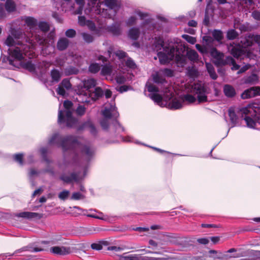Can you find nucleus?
Here are the masks:
<instances>
[{"mask_svg":"<svg viewBox=\"0 0 260 260\" xmlns=\"http://www.w3.org/2000/svg\"><path fill=\"white\" fill-rule=\"evenodd\" d=\"M258 81V76L256 74H252L245 78L244 83L246 84H255Z\"/></svg>","mask_w":260,"mask_h":260,"instance_id":"obj_26","label":"nucleus"},{"mask_svg":"<svg viewBox=\"0 0 260 260\" xmlns=\"http://www.w3.org/2000/svg\"><path fill=\"white\" fill-rule=\"evenodd\" d=\"M60 178L61 180L66 183H70L73 181H78L81 179L76 173H72L70 176L65 175H62Z\"/></svg>","mask_w":260,"mask_h":260,"instance_id":"obj_18","label":"nucleus"},{"mask_svg":"<svg viewBox=\"0 0 260 260\" xmlns=\"http://www.w3.org/2000/svg\"><path fill=\"white\" fill-rule=\"evenodd\" d=\"M50 75L53 81L58 82L61 77V73L57 69H54L51 70Z\"/></svg>","mask_w":260,"mask_h":260,"instance_id":"obj_22","label":"nucleus"},{"mask_svg":"<svg viewBox=\"0 0 260 260\" xmlns=\"http://www.w3.org/2000/svg\"><path fill=\"white\" fill-rule=\"evenodd\" d=\"M62 240V237L61 235H53L51 240L50 241H42L40 242V244L42 245L39 247H31V246H26L23 247L21 249H19L15 251V252L12 255L16 254L18 252H21L22 251H28L31 252H37L43 251H46L47 250V247L45 246V245L51 244H55L58 243V242L61 241Z\"/></svg>","mask_w":260,"mask_h":260,"instance_id":"obj_6","label":"nucleus"},{"mask_svg":"<svg viewBox=\"0 0 260 260\" xmlns=\"http://www.w3.org/2000/svg\"><path fill=\"white\" fill-rule=\"evenodd\" d=\"M60 143L63 150H72L75 155V159L83 162H88L94 155V148L89 144H84L83 140L80 138L68 136L62 138L55 134L49 141L50 145L58 144Z\"/></svg>","mask_w":260,"mask_h":260,"instance_id":"obj_1","label":"nucleus"},{"mask_svg":"<svg viewBox=\"0 0 260 260\" xmlns=\"http://www.w3.org/2000/svg\"><path fill=\"white\" fill-rule=\"evenodd\" d=\"M192 92L197 94L199 103L205 102L207 101L206 89L202 84H194L192 86Z\"/></svg>","mask_w":260,"mask_h":260,"instance_id":"obj_10","label":"nucleus"},{"mask_svg":"<svg viewBox=\"0 0 260 260\" xmlns=\"http://www.w3.org/2000/svg\"><path fill=\"white\" fill-rule=\"evenodd\" d=\"M160 71L152 75L153 81L156 83H163L166 82L165 79L160 75Z\"/></svg>","mask_w":260,"mask_h":260,"instance_id":"obj_27","label":"nucleus"},{"mask_svg":"<svg viewBox=\"0 0 260 260\" xmlns=\"http://www.w3.org/2000/svg\"><path fill=\"white\" fill-rule=\"evenodd\" d=\"M76 34V31L73 29H69L66 31V35L69 38H73Z\"/></svg>","mask_w":260,"mask_h":260,"instance_id":"obj_58","label":"nucleus"},{"mask_svg":"<svg viewBox=\"0 0 260 260\" xmlns=\"http://www.w3.org/2000/svg\"><path fill=\"white\" fill-rule=\"evenodd\" d=\"M143 256L136 255H130L122 257V260H143Z\"/></svg>","mask_w":260,"mask_h":260,"instance_id":"obj_43","label":"nucleus"},{"mask_svg":"<svg viewBox=\"0 0 260 260\" xmlns=\"http://www.w3.org/2000/svg\"><path fill=\"white\" fill-rule=\"evenodd\" d=\"M214 38L217 41H220L223 39V34L221 31L214 30L212 32Z\"/></svg>","mask_w":260,"mask_h":260,"instance_id":"obj_41","label":"nucleus"},{"mask_svg":"<svg viewBox=\"0 0 260 260\" xmlns=\"http://www.w3.org/2000/svg\"><path fill=\"white\" fill-rule=\"evenodd\" d=\"M26 24L30 28L37 25V21L36 19L31 17H27L24 19Z\"/></svg>","mask_w":260,"mask_h":260,"instance_id":"obj_29","label":"nucleus"},{"mask_svg":"<svg viewBox=\"0 0 260 260\" xmlns=\"http://www.w3.org/2000/svg\"><path fill=\"white\" fill-rule=\"evenodd\" d=\"M69 44V41L68 39L62 38L58 41L57 48L59 50H64L68 47Z\"/></svg>","mask_w":260,"mask_h":260,"instance_id":"obj_20","label":"nucleus"},{"mask_svg":"<svg viewBox=\"0 0 260 260\" xmlns=\"http://www.w3.org/2000/svg\"><path fill=\"white\" fill-rule=\"evenodd\" d=\"M84 128H89L90 132L92 134H95L96 133V129H95L94 125L92 124L91 122H90V121H88L85 122L84 124H83L82 126L79 127L78 128V129L81 130Z\"/></svg>","mask_w":260,"mask_h":260,"instance_id":"obj_23","label":"nucleus"},{"mask_svg":"<svg viewBox=\"0 0 260 260\" xmlns=\"http://www.w3.org/2000/svg\"><path fill=\"white\" fill-rule=\"evenodd\" d=\"M136 14H137L138 16L140 17V19L143 20L147 17L148 15L146 13H143L140 11H136L135 12Z\"/></svg>","mask_w":260,"mask_h":260,"instance_id":"obj_61","label":"nucleus"},{"mask_svg":"<svg viewBox=\"0 0 260 260\" xmlns=\"http://www.w3.org/2000/svg\"><path fill=\"white\" fill-rule=\"evenodd\" d=\"M96 85V81L93 79H89L85 81L84 87L86 89V92L78 95L79 98L77 99L80 102L83 103H89V99L95 101L103 94L102 89L100 87L95 88L93 91H91L90 89L94 87Z\"/></svg>","mask_w":260,"mask_h":260,"instance_id":"obj_4","label":"nucleus"},{"mask_svg":"<svg viewBox=\"0 0 260 260\" xmlns=\"http://www.w3.org/2000/svg\"><path fill=\"white\" fill-rule=\"evenodd\" d=\"M87 20H86L85 17L84 16H79L78 18V21L80 25L83 26L85 25L86 23V21Z\"/></svg>","mask_w":260,"mask_h":260,"instance_id":"obj_62","label":"nucleus"},{"mask_svg":"<svg viewBox=\"0 0 260 260\" xmlns=\"http://www.w3.org/2000/svg\"><path fill=\"white\" fill-rule=\"evenodd\" d=\"M112 71V66L108 64L104 66L101 70V74L103 75H110Z\"/></svg>","mask_w":260,"mask_h":260,"instance_id":"obj_36","label":"nucleus"},{"mask_svg":"<svg viewBox=\"0 0 260 260\" xmlns=\"http://www.w3.org/2000/svg\"><path fill=\"white\" fill-rule=\"evenodd\" d=\"M178 42L169 41L165 44L162 38L155 37L153 44L154 50L158 51L157 56L161 64H166L172 60L175 56V60L178 63H183L185 58L183 55L177 54V47Z\"/></svg>","mask_w":260,"mask_h":260,"instance_id":"obj_2","label":"nucleus"},{"mask_svg":"<svg viewBox=\"0 0 260 260\" xmlns=\"http://www.w3.org/2000/svg\"><path fill=\"white\" fill-rule=\"evenodd\" d=\"M73 104L69 101H65L63 106L66 109L64 111H58V122L59 123L65 122L68 127H73L76 126L77 120L72 116V112L71 110Z\"/></svg>","mask_w":260,"mask_h":260,"instance_id":"obj_5","label":"nucleus"},{"mask_svg":"<svg viewBox=\"0 0 260 260\" xmlns=\"http://www.w3.org/2000/svg\"><path fill=\"white\" fill-rule=\"evenodd\" d=\"M89 1V5L91 6L92 7L94 8V6L97 4L95 7V10L98 11L97 13L100 14L101 13V10L99 9L100 7V5L101 2L99 1L98 3H97L98 0H88Z\"/></svg>","mask_w":260,"mask_h":260,"instance_id":"obj_39","label":"nucleus"},{"mask_svg":"<svg viewBox=\"0 0 260 260\" xmlns=\"http://www.w3.org/2000/svg\"><path fill=\"white\" fill-rule=\"evenodd\" d=\"M81 35L84 40L87 43H91L93 40V37L89 34L83 32L81 34Z\"/></svg>","mask_w":260,"mask_h":260,"instance_id":"obj_45","label":"nucleus"},{"mask_svg":"<svg viewBox=\"0 0 260 260\" xmlns=\"http://www.w3.org/2000/svg\"><path fill=\"white\" fill-rule=\"evenodd\" d=\"M61 87L66 88L67 89H69L71 88V84L69 80L68 79H64L61 83Z\"/></svg>","mask_w":260,"mask_h":260,"instance_id":"obj_51","label":"nucleus"},{"mask_svg":"<svg viewBox=\"0 0 260 260\" xmlns=\"http://www.w3.org/2000/svg\"><path fill=\"white\" fill-rule=\"evenodd\" d=\"M260 95V87H252L244 91L241 96L242 99H248Z\"/></svg>","mask_w":260,"mask_h":260,"instance_id":"obj_12","label":"nucleus"},{"mask_svg":"<svg viewBox=\"0 0 260 260\" xmlns=\"http://www.w3.org/2000/svg\"><path fill=\"white\" fill-rule=\"evenodd\" d=\"M109 30L114 35H119L121 31L120 26L117 24H114L110 26Z\"/></svg>","mask_w":260,"mask_h":260,"instance_id":"obj_38","label":"nucleus"},{"mask_svg":"<svg viewBox=\"0 0 260 260\" xmlns=\"http://www.w3.org/2000/svg\"><path fill=\"white\" fill-rule=\"evenodd\" d=\"M56 91L58 94L62 95V96H63L66 94V91H65L64 88L60 86H59L57 88Z\"/></svg>","mask_w":260,"mask_h":260,"instance_id":"obj_63","label":"nucleus"},{"mask_svg":"<svg viewBox=\"0 0 260 260\" xmlns=\"http://www.w3.org/2000/svg\"><path fill=\"white\" fill-rule=\"evenodd\" d=\"M103 244L105 245V242H103L100 243H93L91 245V247L93 249L100 250L103 249Z\"/></svg>","mask_w":260,"mask_h":260,"instance_id":"obj_46","label":"nucleus"},{"mask_svg":"<svg viewBox=\"0 0 260 260\" xmlns=\"http://www.w3.org/2000/svg\"><path fill=\"white\" fill-rule=\"evenodd\" d=\"M210 55L214 59V62L217 66L226 64V57L224 58V54L218 51L216 48H212L210 52Z\"/></svg>","mask_w":260,"mask_h":260,"instance_id":"obj_11","label":"nucleus"},{"mask_svg":"<svg viewBox=\"0 0 260 260\" xmlns=\"http://www.w3.org/2000/svg\"><path fill=\"white\" fill-rule=\"evenodd\" d=\"M70 194V192L67 190H63L58 194V198L61 200H67Z\"/></svg>","mask_w":260,"mask_h":260,"instance_id":"obj_42","label":"nucleus"},{"mask_svg":"<svg viewBox=\"0 0 260 260\" xmlns=\"http://www.w3.org/2000/svg\"><path fill=\"white\" fill-rule=\"evenodd\" d=\"M182 37L188 43L191 44H194L197 41L196 39L195 38L187 35H184L182 36Z\"/></svg>","mask_w":260,"mask_h":260,"instance_id":"obj_49","label":"nucleus"},{"mask_svg":"<svg viewBox=\"0 0 260 260\" xmlns=\"http://www.w3.org/2000/svg\"><path fill=\"white\" fill-rule=\"evenodd\" d=\"M115 54L119 59H122L126 56V53L123 51L118 50L115 53Z\"/></svg>","mask_w":260,"mask_h":260,"instance_id":"obj_59","label":"nucleus"},{"mask_svg":"<svg viewBox=\"0 0 260 260\" xmlns=\"http://www.w3.org/2000/svg\"><path fill=\"white\" fill-rule=\"evenodd\" d=\"M226 64L232 65V70H237L240 68V66L236 64L235 60L231 56L226 57Z\"/></svg>","mask_w":260,"mask_h":260,"instance_id":"obj_31","label":"nucleus"},{"mask_svg":"<svg viewBox=\"0 0 260 260\" xmlns=\"http://www.w3.org/2000/svg\"><path fill=\"white\" fill-rule=\"evenodd\" d=\"M14 158L15 161L18 162L21 165H23V154H17L14 156Z\"/></svg>","mask_w":260,"mask_h":260,"instance_id":"obj_55","label":"nucleus"},{"mask_svg":"<svg viewBox=\"0 0 260 260\" xmlns=\"http://www.w3.org/2000/svg\"><path fill=\"white\" fill-rule=\"evenodd\" d=\"M183 106V100L181 97L173 99L169 104V106L171 109H179L181 108Z\"/></svg>","mask_w":260,"mask_h":260,"instance_id":"obj_16","label":"nucleus"},{"mask_svg":"<svg viewBox=\"0 0 260 260\" xmlns=\"http://www.w3.org/2000/svg\"><path fill=\"white\" fill-rule=\"evenodd\" d=\"M66 75L69 76L72 74H76L78 73V71L74 68H69L65 70Z\"/></svg>","mask_w":260,"mask_h":260,"instance_id":"obj_50","label":"nucleus"},{"mask_svg":"<svg viewBox=\"0 0 260 260\" xmlns=\"http://www.w3.org/2000/svg\"><path fill=\"white\" fill-rule=\"evenodd\" d=\"M6 9L8 12H11L15 11L16 6L12 0H7L5 5Z\"/></svg>","mask_w":260,"mask_h":260,"instance_id":"obj_32","label":"nucleus"},{"mask_svg":"<svg viewBox=\"0 0 260 260\" xmlns=\"http://www.w3.org/2000/svg\"><path fill=\"white\" fill-rule=\"evenodd\" d=\"M50 252L55 255H64L70 253V249L64 246H53L49 249Z\"/></svg>","mask_w":260,"mask_h":260,"instance_id":"obj_14","label":"nucleus"},{"mask_svg":"<svg viewBox=\"0 0 260 260\" xmlns=\"http://www.w3.org/2000/svg\"><path fill=\"white\" fill-rule=\"evenodd\" d=\"M223 92L225 96L228 98H233L236 93L235 88L232 85L229 84L224 86Z\"/></svg>","mask_w":260,"mask_h":260,"instance_id":"obj_19","label":"nucleus"},{"mask_svg":"<svg viewBox=\"0 0 260 260\" xmlns=\"http://www.w3.org/2000/svg\"><path fill=\"white\" fill-rule=\"evenodd\" d=\"M105 5L109 8L108 10H106V11H114L115 13L116 9L117 8V3L115 0H103Z\"/></svg>","mask_w":260,"mask_h":260,"instance_id":"obj_21","label":"nucleus"},{"mask_svg":"<svg viewBox=\"0 0 260 260\" xmlns=\"http://www.w3.org/2000/svg\"><path fill=\"white\" fill-rule=\"evenodd\" d=\"M164 97L166 101H169L173 97V92L171 87H166L162 91Z\"/></svg>","mask_w":260,"mask_h":260,"instance_id":"obj_30","label":"nucleus"},{"mask_svg":"<svg viewBox=\"0 0 260 260\" xmlns=\"http://www.w3.org/2000/svg\"><path fill=\"white\" fill-rule=\"evenodd\" d=\"M22 66L23 68L31 72H34L35 71V66L30 61H27L26 62H23L22 64Z\"/></svg>","mask_w":260,"mask_h":260,"instance_id":"obj_33","label":"nucleus"},{"mask_svg":"<svg viewBox=\"0 0 260 260\" xmlns=\"http://www.w3.org/2000/svg\"><path fill=\"white\" fill-rule=\"evenodd\" d=\"M196 47L197 49L201 53H202L203 54H206L207 53V50L206 47L204 46H202L200 45V44H196Z\"/></svg>","mask_w":260,"mask_h":260,"instance_id":"obj_56","label":"nucleus"},{"mask_svg":"<svg viewBox=\"0 0 260 260\" xmlns=\"http://www.w3.org/2000/svg\"><path fill=\"white\" fill-rule=\"evenodd\" d=\"M238 36V33L234 29L230 30L227 32V38L229 40L235 39Z\"/></svg>","mask_w":260,"mask_h":260,"instance_id":"obj_44","label":"nucleus"},{"mask_svg":"<svg viewBox=\"0 0 260 260\" xmlns=\"http://www.w3.org/2000/svg\"><path fill=\"white\" fill-rule=\"evenodd\" d=\"M84 196L79 192H75L73 193L71 198V200H78L80 199H83Z\"/></svg>","mask_w":260,"mask_h":260,"instance_id":"obj_48","label":"nucleus"},{"mask_svg":"<svg viewBox=\"0 0 260 260\" xmlns=\"http://www.w3.org/2000/svg\"><path fill=\"white\" fill-rule=\"evenodd\" d=\"M126 66L131 69H135L136 64L134 61L130 58H128L125 62Z\"/></svg>","mask_w":260,"mask_h":260,"instance_id":"obj_53","label":"nucleus"},{"mask_svg":"<svg viewBox=\"0 0 260 260\" xmlns=\"http://www.w3.org/2000/svg\"><path fill=\"white\" fill-rule=\"evenodd\" d=\"M186 55L188 58L192 61L194 62L198 60L199 55L197 52L193 50L188 51Z\"/></svg>","mask_w":260,"mask_h":260,"instance_id":"obj_28","label":"nucleus"},{"mask_svg":"<svg viewBox=\"0 0 260 260\" xmlns=\"http://www.w3.org/2000/svg\"><path fill=\"white\" fill-rule=\"evenodd\" d=\"M252 16L255 19L260 20V12L255 11L252 12Z\"/></svg>","mask_w":260,"mask_h":260,"instance_id":"obj_64","label":"nucleus"},{"mask_svg":"<svg viewBox=\"0 0 260 260\" xmlns=\"http://www.w3.org/2000/svg\"><path fill=\"white\" fill-rule=\"evenodd\" d=\"M146 87L147 90L150 92L148 95L152 100L156 103L158 105L163 107L164 105L162 103V96L158 93V88L153 84L147 83Z\"/></svg>","mask_w":260,"mask_h":260,"instance_id":"obj_7","label":"nucleus"},{"mask_svg":"<svg viewBox=\"0 0 260 260\" xmlns=\"http://www.w3.org/2000/svg\"><path fill=\"white\" fill-rule=\"evenodd\" d=\"M100 69L101 66L100 64L96 63H93L89 66L88 70L92 73H96L100 71Z\"/></svg>","mask_w":260,"mask_h":260,"instance_id":"obj_37","label":"nucleus"},{"mask_svg":"<svg viewBox=\"0 0 260 260\" xmlns=\"http://www.w3.org/2000/svg\"><path fill=\"white\" fill-rule=\"evenodd\" d=\"M206 66L207 70L208 71V72L209 73L211 78L214 80L216 79L217 78V76L215 72L214 69L210 63H206Z\"/></svg>","mask_w":260,"mask_h":260,"instance_id":"obj_25","label":"nucleus"},{"mask_svg":"<svg viewBox=\"0 0 260 260\" xmlns=\"http://www.w3.org/2000/svg\"><path fill=\"white\" fill-rule=\"evenodd\" d=\"M136 20H137V18L135 16H131L128 19V20L126 21V24L128 26L133 25L136 23Z\"/></svg>","mask_w":260,"mask_h":260,"instance_id":"obj_54","label":"nucleus"},{"mask_svg":"<svg viewBox=\"0 0 260 260\" xmlns=\"http://www.w3.org/2000/svg\"><path fill=\"white\" fill-rule=\"evenodd\" d=\"M102 113L105 117L108 118H110L111 117H117L119 115L116 107L115 105H106Z\"/></svg>","mask_w":260,"mask_h":260,"instance_id":"obj_13","label":"nucleus"},{"mask_svg":"<svg viewBox=\"0 0 260 260\" xmlns=\"http://www.w3.org/2000/svg\"><path fill=\"white\" fill-rule=\"evenodd\" d=\"M250 250H248L243 252L238 249L234 248H231L223 253V259L224 260H231V259L233 258H238L247 255L252 256V255L248 254V252Z\"/></svg>","mask_w":260,"mask_h":260,"instance_id":"obj_9","label":"nucleus"},{"mask_svg":"<svg viewBox=\"0 0 260 260\" xmlns=\"http://www.w3.org/2000/svg\"><path fill=\"white\" fill-rule=\"evenodd\" d=\"M187 74L191 77H196L198 76L199 73L198 70L194 67H189L187 69Z\"/></svg>","mask_w":260,"mask_h":260,"instance_id":"obj_40","label":"nucleus"},{"mask_svg":"<svg viewBox=\"0 0 260 260\" xmlns=\"http://www.w3.org/2000/svg\"><path fill=\"white\" fill-rule=\"evenodd\" d=\"M183 100V103L187 102L188 104H191L196 101V99L192 95L186 94L183 96H181Z\"/></svg>","mask_w":260,"mask_h":260,"instance_id":"obj_34","label":"nucleus"},{"mask_svg":"<svg viewBox=\"0 0 260 260\" xmlns=\"http://www.w3.org/2000/svg\"><path fill=\"white\" fill-rule=\"evenodd\" d=\"M40 29L44 32H46L49 29V24L44 22H41L39 24Z\"/></svg>","mask_w":260,"mask_h":260,"instance_id":"obj_47","label":"nucleus"},{"mask_svg":"<svg viewBox=\"0 0 260 260\" xmlns=\"http://www.w3.org/2000/svg\"><path fill=\"white\" fill-rule=\"evenodd\" d=\"M140 31L139 28L133 27L129 29L128 31V37L132 40H137L139 36Z\"/></svg>","mask_w":260,"mask_h":260,"instance_id":"obj_24","label":"nucleus"},{"mask_svg":"<svg viewBox=\"0 0 260 260\" xmlns=\"http://www.w3.org/2000/svg\"><path fill=\"white\" fill-rule=\"evenodd\" d=\"M17 216L27 219H32L35 218H41L42 217V215L35 212H23L18 213L17 215Z\"/></svg>","mask_w":260,"mask_h":260,"instance_id":"obj_17","label":"nucleus"},{"mask_svg":"<svg viewBox=\"0 0 260 260\" xmlns=\"http://www.w3.org/2000/svg\"><path fill=\"white\" fill-rule=\"evenodd\" d=\"M229 115L230 120L233 123H236L237 121L238 117L233 108H231L229 110Z\"/></svg>","mask_w":260,"mask_h":260,"instance_id":"obj_35","label":"nucleus"},{"mask_svg":"<svg viewBox=\"0 0 260 260\" xmlns=\"http://www.w3.org/2000/svg\"><path fill=\"white\" fill-rule=\"evenodd\" d=\"M248 253L254 257H260V251L251 250L249 251Z\"/></svg>","mask_w":260,"mask_h":260,"instance_id":"obj_60","label":"nucleus"},{"mask_svg":"<svg viewBox=\"0 0 260 260\" xmlns=\"http://www.w3.org/2000/svg\"><path fill=\"white\" fill-rule=\"evenodd\" d=\"M10 48L8 49V60L11 65L15 66L14 61H21L25 56H29L33 48L32 45L23 44L12 36H9L5 42Z\"/></svg>","mask_w":260,"mask_h":260,"instance_id":"obj_3","label":"nucleus"},{"mask_svg":"<svg viewBox=\"0 0 260 260\" xmlns=\"http://www.w3.org/2000/svg\"><path fill=\"white\" fill-rule=\"evenodd\" d=\"M85 112V108L84 106L80 105L76 109V113L79 115H83Z\"/></svg>","mask_w":260,"mask_h":260,"instance_id":"obj_57","label":"nucleus"},{"mask_svg":"<svg viewBox=\"0 0 260 260\" xmlns=\"http://www.w3.org/2000/svg\"><path fill=\"white\" fill-rule=\"evenodd\" d=\"M161 74L168 77H172L173 76V72L169 69H164L160 70Z\"/></svg>","mask_w":260,"mask_h":260,"instance_id":"obj_52","label":"nucleus"},{"mask_svg":"<svg viewBox=\"0 0 260 260\" xmlns=\"http://www.w3.org/2000/svg\"><path fill=\"white\" fill-rule=\"evenodd\" d=\"M206 257L210 259L209 260H224L223 253L214 250H210L206 254Z\"/></svg>","mask_w":260,"mask_h":260,"instance_id":"obj_15","label":"nucleus"},{"mask_svg":"<svg viewBox=\"0 0 260 260\" xmlns=\"http://www.w3.org/2000/svg\"><path fill=\"white\" fill-rule=\"evenodd\" d=\"M241 112L242 114L245 115L244 119L246 123L247 127L254 128L256 125V122L253 118L250 116L255 115L253 108L250 106H248L241 109Z\"/></svg>","mask_w":260,"mask_h":260,"instance_id":"obj_8","label":"nucleus"}]
</instances>
